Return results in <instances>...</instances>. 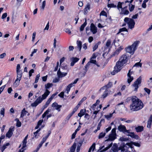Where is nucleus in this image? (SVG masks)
<instances>
[{"instance_id":"nucleus-1","label":"nucleus","mask_w":152,"mask_h":152,"mask_svg":"<svg viewBox=\"0 0 152 152\" xmlns=\"http://www.w3.org/2000/svg\"><path fill=\"white\" fill-rule=\"evenodd\" d=\"M130 101L131 103L130 106V109L132 112L137 111L143 108V103L136 96H131Z\"/></svg>"},{"instance_id":"nucleus-2","label":"nucleus","mask_w":152,"mask_h":152,"mask_svg":"<svg viewBox=\"0 0 152 152\" xmlns=\"http://www.w3.org/2000/svg\"><path fill=\"white\" fill-rule=\"evenodd\" d=\"M128 60L127 56L126 55L123 54L121 56L119 60L117 62L114 67V70L111 72V74L114 75L119 72L122 67L127 63Z\"/></svg>"},{"instance_id":"nucleus-3","label":"nucleus","mask_w":152,"mask_h":152,"mask_svg":"<svg viewBox=\"0 0 152 152\" xmlns=\"http://www.w3.org/2000/svg\"><path fill=\"white\" fill-rule=\"evenodd\" d=\"M142 77L140 76L137 78L132 85V88L133 91L137 92V91L138 89L140 86L141 82Z\"/></svg>"},{"instance_id":"nucleus-4","label":"nucleus","mask_w":152,"mask_h":152,"mask_svg":"<svg viewBox=\"0 0 152 152\" xmlns=\"http://www.w3.org/2000/svg\"><path fill=\"white\" fill-rule=\"evenodd\" d=\"M79 78H77L76 79L74 82L72 83L69 84L66 87V90L64 91L61 92L60 94L58 95H64V94H69V92L70 90V88L74 86V84H76Z\"/></svg>"},{"instance_id":"nucleus-5","label":"nucleus","mask_w":152,"mask_h":152,"mask_svg":"<svg viewBox=\"0 0 152 152\" xmlns=\"http://www.w3.org/2000/svg\"><path fill=\"white\" fill-rule=\"evenodd\" d=\"M124 21L127 24L129 28L132 29L134 28L135 22L132 19L126 17L124 18Z\"/></svg>"},{"instance_id":"nucleus-6","label":"nucleus","mask_w":152,"mask_h":152,"mask_svg":"<svg viewBox=\"0 0 152 152\" xmlns=\"http://www.w3.org/2000/svg\"><path fill=\"white\" fill-rule=\"evenodd\" d=\"M47 96H40L34 102L31 104V106L33 107H36L39 103H41L42 101L46 98Z\"/></svg>"},{"instance_id":"nucleus-7","label":"nucleus","mask_w":152,"mask_h":152,"mask_svg":"<svg viewBox=\"0 0 152 152\" xmlns=\"http://www.w3.org/2000/svg\"><path fill=\"white\" fill-rule=\"evenodd\" d=\"M116 133L115 129H113L111 131V133L109 136V138L106 140L107 141H113L116 138Z\"/></svg>"},{"instance_id":"nucleus-8","label":"nucleus","mask_w":152,"mask_h":152,"mask_svg":"<svg viewBox=\"0 0 152 152\" xmlns=\"http://www.w3.org/2000/svg\"><path fill=\"white\" fill-rule=\"evenodd\" d=\"M118 129L119 131L123 132L124 133H129V130H127L126 127L122 125H120L118 127Z\"/></svg>"},{"instance_id":"nucleus-9","label":"nucleus","mask_w":152,"mask_h":152,"mask_svg":"<svg viewBox=\"0 0 152 152\" xmlns=\"http://www.w3.org/2000/svg\"><path fill=\"white\" fill-rule=\"evenodd\" d=\"M125 51L127 53L130 54H134L135 50L134 49L131 45L129 46L125 49Z\"/></svg>"},{"instance_id":"nucleus-10","label":"nucleus","mask_w":152,"mask_h":152,"mask_svg":"<svg viewBox=\"0 0 152 152\" xmlns=\"http://www.w3.org/2000/svg\"><path fill=\"white\" fill-rule=\"evenodd\" d=\"M132 73V72H131V70H129V72L127 74L128 82L129 83H130L133 80V77L131 76Z\"/></svg>"},{"instance_id":"nucleus-11","label":"nucleus","mask_w":152,"mask_h":152,"mask_svg":"<svg viewBox=\"0 0 152 152\" xmlns=\"http://www.w3.org/2000/svg\"><path fill=\"white\" fill-rule=\"evenodd\" d=\"M127 6H126L122 8L121 9V11L120 12L121 14L124 15H127L129 13L128 10H126Z\"/></svg>"},{"instance_id":"nucleus-12","label":"nucleus","mask_w":152,"mask_h":152,"mask_svg":"<svg viewBox=\"0 0 152 152\" xmlns=\"http://www.w3.org/2000/svg\"><path fill=\"white\" fill-rule=\"evenodd\" d=\"M14 131V128L10 127L8 131L7 132L6 134L7 137L9 138H10L13 134V132Z\"/></svg>"},{"instance_id":"nucleus-13","label":"nucleus","mask_w":152,"mask_h":152,"mask_svg":"<svg viewBox=\"0 0 152 152\" xmlns=\"http://www.w3.org/2000/svg\"><path fill=\"white\" fill-rule=\"evenodd\" d=\"M112 85V83L111 82H109L108 84L101 88L99 91H103V90H104L105 89H107V88H108L111 87Z\"/></svg>"},{"instance_id":"nucleus-14","label":"nucleus","mask_w":152,"mask_h":152,"mask_svg":"<svg viewBox=\"0 0 152 152\" xmlns=\"http://www.w3.org/2000/svg\"><path fill=\"white\" fill-rule=\"evenodd\" d=\"M67 74V72H63L60 71L59 69L57 72L58 77L59 78H62L66 76Z\"/></svg>"},{"instance_id":"nucleus-15","label":"nucleus","mask_w":152,"mask_h":152,"mask_svg":"<svg viewBox=\"0 0 152 152\" xmlns=\"http://www.w3.org/2000/svg\"><path fill=\"white\" fill-rule=\"evenodd\" d=\"M90 30L93 34H95L97 32V28L93 23L91 25Z\"/></svg>"},{"instance_id":"nucleus-16","label":"nucleus","mask_w":152,"mask_h":152,"mask_svg":"<svg viewBox=\"0 0 152 152\" xmlns=\"http://www.w3.org/2000/svg\"><path fill=\"white\" fill-rule=\"evenodd\" d=\"M79 60V58L76 57H72L70 58V60L71 61V66H73Z\"/></svg>"},{"instance_id":"nucleus-17","label":"nucleus","mask_w":152,"mask_h":152,"mask_svg":"<svg viewBox=\"0 0 152 152\" xmlns=\"http://www.w3.org/2000/svg\"><path fill=\"white\" fill-rule=\"evenodd\" d=\"M27 143L26 140H24L23 142V147L21 149H20L18 152H24L25 149L24 148H25L26 146V143Z\"/></svg>"},{"instance_id":"nucleus-18","label":"nucleus","mask_w":152,"mask_h":152,"mask_svg":"<svg viewBox=\"0 0 152 152\" xmlns=\"http://www.w3.org/2000/svg\"><path fill=\"white\" fill-rule=\"evenodd\" d=\"M140 43V42L138 41H137L134 42V43L131 45L133 48L135 50L137 49L138 45Z\"/></svg>"},{"instance_id":"nucleus-19","label":"nucleus","mask_w":152,"mask_h":152,"mask_svg":"<svg viewBox=\"0 0 152 152\" xmlns=\"http://www.w3.org/2000/svg\"><path fill=\"white\" fill-rule=\"evenodd\" d=\"M127 135L128 136H130L132 138H134L136 139H138L139 138V137L138 135L135 134L134 132H130Z\"/></svg>"},{"instance_id":"nucleus-20","label":"nucleus","mask_w":152,"mask_h":152,"mask_svg":"<svg viewBox=\"0 0 152 152\" xmlns=\"http://www.w3.org/2000/svg\"><path fill=\"white\" fill-rule=\"evenodd\" d=\"M124 102H122L118 104L115 106V108L117 110H119L122 109L124 107V105L123 104Z\"/></svg>"},{"instance_id":"nucleus-21","label":"nucleus","mask_w":152,"mask_h":152,"mask_svg":"<svg viewBox=\"0 0 152 152\" xmlns=\"http://www.w3.org/2000/svg\"><path fill=\"white\" fill-rule=\"evenodd\" d=\"M72 26L71 25H69L68 26V28H65L64 29V31L68 33L69 34H70L71 33L70 29H72Z\"/></svg>"},{"instance_id":"nucleus-22","label":"nucleus","mask_w":152,"mask_h":152,"mask_svg":"<svg viewBox=\"0 0 152 152\" xmlns=\"http://www.w3.org/2000/svg\"><path fill=\"white\" fill-rule=\"evenodd\" d=\"M90 5L89 3H88L84 9V13L86 14L89 11L90 9Z\"/></svg>"},{"instance_id":"nucleus-23","label":"nucleus","mask_w":152,"mask_h":152,"mask_svg":"<svg viewBox=\"0 0 152 152\" xmlns=\"http://www.w3.org/2000/svg\"><path fill=\"white\" fill-rule=\"evenodd\" d=\"M135 130L137 132H140L143 130V126H139L135 128Z\"/></svg>"},{"instance_id":"nucleus-24","label":"nucleus","mask_w":152,"mask_h":152,"mask_svg":"<svg viewBox=\"0 0 152 152\" xmlns=\"http://www.w3.org/2000/svg\"><path fill=\"white\" fill-rule=\"evenodd\" d=\"M77 48L80 51L82 48V42L80 41H77Z\"/></svg>"},{"instance_id":"nucleus-25","label":"nucleus","mask_w":152,"mask_h":152,"mask_svg":"<svg viewBox=\"0 0 152 152\" xmlns=\"http://www.w3.org/2000/svg\"><path fill=\"white\" fill-rule=\"evenodd\" d=\"M104 93L102 95H108L112 94L113 92L108 89H105Z\"/></svg>"},{"instance_id":"nucleus-26","label":"nucleus","mask_w":152,"mask_h":152,"mask_svg":"<svg viewBox=\"0 0 152 152\" xmlns=\"http://www.w3.org/2000/svg\"><path fill=\"white\" fill-rule=\"evenodd\" d=\"M76 148V143H75L71 147L69 152H74Z\"/></svg>"},{"instance_id":"nucleus-27","label":"nucleus","mask_w":152,"mask_h":152,"mask_svg":"<svg viewBox=\"0 0 152 152\" xmlns=\"http://www.w3.org/2000/svg\"><path fill=\"white\" fill-rule=\"evenodd\" d=\"M17 76L16 79L20 80L22 76V73L21 72H17Z\"/></svg>"},{"instance_id":"nucleus-28","label":"nucleus","mask_w":152,"mask_h":152,"mask_svg":"<svg viewBox=\"0 0 152 152\" xmlns=\"http://www.w3.org/2000/svg\"><path fill=\"white\" fill-rule=\"evenodd\" d=\"M28 113V112L26 110L25 108H24L21 112L20 115V117L23 118L24 116L26 115L27 113Z\"/></svg>"},{"instance_id":"nucleus-29","label":"nucleus","mask_w":152,"mask_h":152,"mask_svg":"<svg viewBox=\"0 0 152 152\" xmlns=\"http://www.w3.org/2000/svg\"><path fill=\"white\" fill-rule=\"evenodd\" d=\"M125 3L124 2H118L117 7V8L118 10H119L120 8H121V9L123 8L122 7V6H123L124 4H125Z\"/></svg>"},{"instance_id":"nucleus-30","label":"nucleus","mask_w":152,"mask_h":152,"mask_svg":"<svg viewBox=\"0 0 152 152\" xmlns=\"http://www.w3.org/2000/svg\"><path fill=\"white\" fill-rule=\"evenodd\" d=\"M20 81L18 79H16L13 83V86L15 87L18 86L19 84Z\"/></svg>"},{"instance_id":"nucleus-31","label":"nucleus","mask_w":152,"mask_h":152,"mask_svg":"<svg viewBox=\"0 0 152 152\" xmlns=\"http://www.w3.org/2000/svg\"><path fill=\"white\" fill-rule=\"evenodd\" d=\"M87 25L86 21V20L84 23L81 26L80 30V31H82L83 30L85 27Z\"/></svg>"},{"instance_id":"nucleus-32","label":"nucleus","mask_w":152,"mask_h":152,"mask_svg":"<svg viewBox=\"0 0 152 152\" xmlns=\"http://www.w3.org/2000/svg\"><path fill=\"white\" fill-rule=\"evenodd\" d=\"M94 59H92L91 58L90 61L88 62L90 63V65L91 64V63H92L96 65L98 67L100 66L97 64L96 61Z\"/></svg>"},{"instance_id":"nucleus-33","label":"nucleus","mask_w":152,"mask_h":152,"mask_svg":"<svg viewBox=\"0 0 152 152\" xmlns=\"http://www.w3.org/2000/svg\"><path fill=\"white\" fill-rule=\"evenodd\" d=\"M95 145L96 144L95 143H94L91 146V147L89 148L88 152H90L91 150L92 151H93L95 148Z\"/></svg>"},{"instance_id":"nucleus-34","label":"nucleus","mask_w":152,"mask_h":152,"mask_svg":"<svg viewBox=\"0 0 152 152\" xmlns=\"http://www.w3.org/2000/svg\"><path fill=\"white\" fill-rule=\"evenodd\" d=\"M9 145V143H7L6 144L4 145L3 146L1 147L0 148V149L1 151L3 152L4 149L6 148L7 146H8Z\"/></svg>"},{"instance_id":"nucleus-35","label":"nucleus","mask_w":152,"mask_h":152,"mask_svg":"<svg viewBox=\"0 0 152 152\" xmlns=\"http://www.w3.org/2000/svg\"><path fill=\"white\" fill-rule=\"evenodd\" d=\"M85 111L83 110H81L80 111V113H78V116L81 117L85 114Z\"/></svg>"},{"instance_id":"nucleus-36","label":"nucleus","mask_w":152,"mask_h":152,"mask_svg":"<svg viewBox=\"0 0 152 152\" xmlns=\"http://www.w3.org/2000/svg\"><path fill=\"white\" fill-rule=\"evenodd\" d=\"M100 42H99L95 44L94 46L93 47V51H95L98 48V45L100 43Z\"/></svg>"},{"instance_id":"nucleus-37","label":"nucleus","mask_w":152,"mask_h":152,"mask_svg":"<svg viewBox=\"0 0 152 152\" xmlns=\"http://www.w3.org/2000/svg\"><path fill=\"white\" fill-rule=\"evenodd\" d=\"M117 4H115L113 3L108 4L107 5V7H108L110 8H115L117 7Z\"/></svg>"},{"instance_id":"nucleus-38","label":"nucleus","mask_w":152,"mask_h":152,"mask_svg":"<svg viewBox=\"0 0 152 152\" xmlns=\"http://www.w3.org/2000/svg\"><path fill=\"white\" fill-rule=\"evenodd\" d=\"M118 52L116 50L111 55L110 57H112L114 56H116L119 54Z\"/></svg>"},{"instance_id":"nucleus-39","label":"nucleus","mask_w":152,"mask_h":152,"mask_svg":"<svg viewBox=\"0 0 152 152\" xmlns=\"http://www.w3.org/2000/svg\"><path fill=\"white\" fill-rule=\"evenodd\" d=\"M52 85H53L51 83H47L46 85H45L46 89L48 90V89H49L52 86Z\"/></svg>"},{"instance_id":"nucleus-40","label":"nucleus","mask_w":152,"mask_h":152,"mask_svg":"<svg viewBox=\"0 0 152 152\" xmlns=\"http://www.w3.org/2000/svg\"><path fill=\"white\" fill-rule=\"evenodd\" d=\"M45 4L46 2L45 1H44L42 2V6L41 7H40L41 10H43L45 6Z\"/></svg>"},{"instance_id":"nucleus-41","label":"nucleus","mask_w":152,"mask_h":152,"mask_svg":"<svg viewBox=\"0 0 152 152\" xmlns=\"http://www.w3.org/2000/svg\"><path fill=\"white\" fill-rule=\"evenodd\" d=\"M90 65V63L88 62L86 65L85 66V70L86 71V72L88 70V69L89 68V66Z\"/></svg>"},{"instance_id":"nucleus-42","label":"nucleus","mask_w":152,"mask_h":152,"mask_svg":"<svg viewBox=\"0 0 152 152\" xmlns=\"http://www.w3.org/2000/svg\"><path fill=\"white\" fill-rule=\"evenodd\" d=\"M113 113H110L109 115H104L105 117L107 119H109L110 118H111L113 115Z\"/></svg>"},{"instance_id":"nucleus-43","label":"nucleus","mask_w":152,"mask_h":152,"mask_svg":"<svg viewBox=\"0 0 152 152\" xmlns=\"http://www.w3.org/2000/svg\"><path fill=\"white\" fill-rule=\"evenodd\" d=\"M124 31H127V29L125 27H124V28H120L119 29V31L118 32V33Z\"/></svg>"},{"instance_id":"nucleus-44","label":"nucleus","mask_w":152,"mask_h":152,"mask_svg":"<svg viewBox=\"0 0 152 152\" xmlns=\"http://www.w3.org/2000/svg\"><path fill=\"white\" fill-rule=\"evenodd\" d=\"M105 133L101 132L100 133L99 136V138L100 139L104 137L105 135Z\"/></svg>"},{"instance_id":"nucleus-45","label":"nucleus","mask_w":152,"mask_h":152,"mask_svg":"<svg viewBox=\"0 0 152 152\" xmlns=\"http://www.w3.org/2000/svg\"><path fill=\"white\" fill-rule=\"evenodd\" d=\"M4 108H2L1 109V110L0 112V113L1 115H3V117H4Z\"/></svg>"},{"instance_id":"nucleus-46","label":"nucleus","mask_w":152,"mask_h":152,"mask_svg":"<svg viewBox=\"0 0 152 152\" xmlns=\"http://www.w3.org/2000/svg\"><path fill=\"white\" fill-rule=\"evenodd\" d=\"M147 47H144L142 48V52L143 53H145L147 52Z\"/></svg>"},{"instance_id":"nucleus-47","label":"nucleus","mask_w":152,"mask_h":152,"mask_svg":"<svg viewBox=\"0 0 152 152\" xmlns=\"http://www.w3.org/2000/svg\"><path fill=\"white\" fill-rule=\"evenodd\" d=\"M16 120L17 121V123L16 124V126L18 127H19L21 126V123L20 121H19V120L18 119H16Z\"/></svg>"},{"instance_id":"nucleus-48","label":"nucleus","mask_w":152,"mask_h":152,"mask_svg":"<svg viewBox=\"0 0 152 152\" xmlns=\"http://www.w3.org/2000/svg\"><path fill=\"white\" fill-rule=\"evenodd\" d=\"M39 77H40V75H39V74H38L37 75L36 77L35 78V83H37L38 82V80L39 79Z\"/></svg>"},{"instance_id":"nucleus-49","label":"nucleus","mask_w":152,"mask_h":152,"mask_svg":"<svg viewBox=\"0 0 152 152\" xmlns=\"http://www.w3.org/2000/svg\"><path fill=\"white\" fill-rule=\"evenodd\" d=\"M111 44V41L110 40H108L106 43V46L107 48H109Z\"/></svg>"},{"instance_id":"nucleus-50","label":"nucleus","mask_w":152,"mask_h":152,"mask_svg":"<svg viewBox=\"0 0 152 152\" xmlns=\"http://www.w3.org/2000/svg\"><path fill=\"white\" fill-rule=\"evenodd\" d=\"M142 66V64L140 62L136 63L134 66H137L139 67V66L141 67Z\"/></svg>"},{"instance_id":"nucleus-51","label":"nucleus","mask_w":152,"mask_h":152,"mask_svg":"<svg viewBox=\"0 0 152 152\" xmlns=\"http://www.w3.org/2000/svg\"><path fill=\"white\" fill-rule=\"evenodd\" d=\"M20 65L19 64H18L16 68V72H21L20 70Z\"/></svg>"},{"instance_id":"nucleus-52","label":"nucleus","mask_w":152,"mask_h":152,"mask_svg":"<svg viewBox=\"0 0 152 152\" xmlns=\"http://www.w3.org/2000/svg\"><path fill=\"white\" fill-rule=\"evenodd\" d=\"M151 121L148 120L147 122V127L148 128H150L151 127Z\"/></svg>"},{"instance_id":"nucleus-53","label":"nucleus","mask_w":152,"mask_h":152,"mask_svg":"<svg viewBox=\"0 0 152 152\" xmlns=\"http://www.w3.org/2000/svg\"><path fill=\"white\" fill-rule=\"evenodd\" d=\"M48 136H46L45 137H44L43 138L42 141L41 142L42 143H43L48 138Z\"/></svg>"},{"instance_id":"nucleus-54","label":"nucleus","mask_w":152,"mask_h":152,"mask_svg":"<svg viewBox=\"0 0 152 152\" xmlns=\"http://www.w3.org/2000/svg\"><path fill=\"white\" fill-rule=\"evenodd\" d=\"M97 56V53H94L93 54L92 56L91 57V58L92 59H95Z\"/></svg>"},{"instance_id":"nucleus-55","label":"nucleus","mask_w":152,"mask_h":152,"mask_svg":"<svg viewBox=\"0 0 152 152\" xmlns=\"http://www.w3.org/2000/svg\"><path fill=\"white\" fill-rule=\"evenodd\" d=\"M124 48L122 46H121L119 47L117 49H116V50L118 51V53H119L120 51L123 49Z\"/></svg>"},{"instance_id":"nucleus-56","label":"nucleus","mask_w":152,"mask_h":152,"mask_svg":"<svg viewBox=\"0 0 152 152\" xmlns=\"http://www.w3.org/2000/svg\"><path fill=\"white\" fill-rule=\"evenodd\" d=\"M144 90L148 94H150L151 91L149 89L145 88H144Z\"/></svg>"},{"instance_id":"nucleus-57","label":"nucleus","mask_w":152,"mask_h":152,"mask_svg":"<svg viewBox=\"0 0 152 152\" xmlns=\"http://www.w3.org/2000/svg\"><path fill=\"white\" fill-rule=\"evenodd\" d=\"M129 10L130 11H132L134 9V6L133 5H132L131 7H130V4H129Z\"/></svg>"},{"instance_id":"nucleus-58","label":"nucleus","mask_w":152,"mask_h":152,"mask_svg":"<svg viewBox=\"0 0 152 152\" xmlns=\"http://www.w3.org/2000/svg\"><path fill=\"white\" fill-rule=\"evenodd\" d=\"M34 72V70L33 69H31L29 72V75L30 77L32 76V74Z\"/></svg>"},{"instance_id":"nucleus-59","label":"nucleus","mask_w":152,"mask_h":152,"mask_svg":"<svg viewBox=\"0 0 152 152\" xmlns=\"http://www.w3.org/2000/svg\"><path fill=\"white\" fill-rule=\"evenodd\" d=\"M61 107V105H57V106H56L55 107V109L56 110H58V111H60V108Z\"/></svg>"},{"instance_id":"nucleus-60","label":"nucleus","mask_w":152,"mask_h":152,"mask_svg":"<svg viewBox=\"0 0 152 152\" xmlns=\"http://www.w3.org/2000/svg\"><path fill=\"white\" fill-rule=\"evenodd\" d=\"M49 22H48V23H47L45 28L44 29V30H48L49 28Z\"/></svg>"},{"instance_id":"nucleus-61","label":"nucleus","mask_w":152,"mask_h":152,"mask_svg":"<svg viewBox=\"0 0 152 152\" xmlns=\"http://www.w3.org/2000/svg\"><path fill=\"white\" fill-rule=\"evenodd\" d=\"M50 92L48 89H46L45 92L42 95H49L50 94Z\"/></svg>"},{"instance_id":"nucleus-62","label":"nucleus","mask_w":152,"mask_h":152,"mask_svg":"<svg viewBox=\"0 0 152 152\" xmlns=\"http://www.w3.org/2000/svg\"><path fill=\"white\" fill-rule=\"evenodd\" d=\"M6 56V53H3L0 55V58H3Z\"/></svg>"},{"instance_id":"nucleus-63","label":"nucleus","mask_w":152,"mask_h":152,"mask_svg":"<svg viewBox=\"0 0 152 152\" xmlns=\"http://www.w3.org/2000/svg\"><path fill=\"white\" fill-rule=\"evenodd\" d=\"M81 144L80 143H79V145H78V146H77V152H78L80 150V147L81 146Z\"/></svg>"},{"instance_id":"nucleus-64","label":"nucleus","mask_w":152,"mask_h":152,"mask_svg":"<svg viewBox=\"0 0 152 152\" xmlns=\"http://www.w3.org/2000/svg\"><path fill=\"white\" fill-rule=\"evenodd\" d=\"M7 16V13H4L3 14L2 17L1 18L3 19L5 18H6Z\"/></svg>"}]
</instances>
